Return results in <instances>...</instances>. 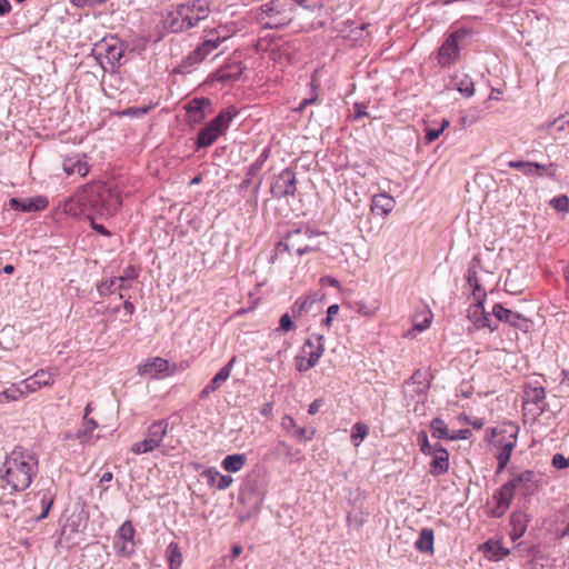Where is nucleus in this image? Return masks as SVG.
Segmentation results:
<instances>
[{
	"label": "nucleus",
	"mask_w": 569,
	"mask_h": 569,
	"mask_svg": "<svg viewBox=\"0 0 569 569\" xmlns=\"http://www.w3.org/2000/svg\"><path fill=\"white\" fill-rule=\"evenodd\" d=\"M38 473V458L21 449L12 450L0 468V479L10 492L23 491Z\"/></svg>",
	"instance_id": "f257e3e1"
},
{
	"label": "nucleus",
	"mask_w": 569,
	"mask_h": 569,
	"mask_svg": "<svg viewBox=\"0 0 569 569\" xmlns=\"http://www.w3.org/2000/svg\"><path fill=\"white\" fill-rule=\"evenodd\" d=\"M262 18L263 33L258 41V49L268 53L269 58L274 62H281L284 57V41L281 27L284 24V16L281 12V3L272 1L264 4Z\"/></svg>",
	"instance_id": "f03ea898"
},
{
	"label": "nucleus",
	"mask_w": 569,
	"mask_h": 569,
	"mask_svg": "<svg viewBox=\"0 0 569 569\" xmlns=\"http://www.w3.org/2000/svg\"><path fill=\"white\" fill-rule=\"evenodd\" d=\"M210 14L207 0H193L178 4L169 11L163 20L164 27L171 32H183L196 27Z\"/></svg>",
	"instance_id": "7ed1b4c3"
},
{
	"label": "nucleus",
	"mask_w": 569,
	"mask_h": 569,
	"mask_svg": "<svg viewBox=\"0 0 569 569\" xmlns=\"http://www.w3.org/2000/svg\"><path fill=\"white\" fill-rule=\"evenodd\" d=\"M169 422L164 419L153 421L144 431L143 439L131 446L134 455H144L160 448L168 432Z\"/></svg>",
	"instance_id": "20e7f679"
},
{
	"label": "nucleus",
	"mask_w": 569,
	"mask_h": 569,
	"mask_svg": "<svg viewBox=\"0 0 569 569\" xmlns=\"http://www.w3.org/2000/svg\"><path fill=\"white\" fill-rule=\"evenodd\" d=\"M471 34L470 29L459 28L452 31L438 50V63L442 68L455 64L460 57V43Z\"/></svg>",
	"instance_id": "39448f33"
},
{
	"label": "nucleus",
	"mask_w": 569,
	"mask_h": 569,
	"mask_svg": "<svg viewBox=\"0 0 569 569\" xmlns=\"http://www.w3.org/2000/svg\"><path fill=\"white\" fill-rule=\"evenodd\" d=\"M236 113V111H231L230 109L222 110L203 129H201L197 138L198 148L210 147L228 129L230 121Z\"/></svg>",
	"instance_id": "423d86ee"
},
{
	"label": "nucleus",
	"mask_w": 569,
	"mask_h": 569,
	"mask_svg": "<svg viewBox=\"0 0 569 569\" xmlns=\"http://www.w3.org/2000/svg\"><path fill=\"white\" fill-rule=\"evenodd\" d=\"M226 38L220 37L216 32H211L203 42L190 52L181 62L180 68L188 69L206 59L213 50H216Z\"/></svg>",
	"instance_id": "0eeeda50"
},
{
	"label": "nucleus",
	"mask_w": 569,
	"mask_h": 569,
	"mask_svg": "<svg viewBox=\"0 0 569 569\" xmlns=\"http://www.w3.org/2000/svg\"><path fill=\"white\" fill-rule=\"evenodd\" d=\"M518 431V427L513 423H508L500 430V433L507 436L499 441L501 443V450L497 456L498 472L502 471L510 460L511 452L517 443Z\"/></svg>",
	"instance_id": "6e6552de"
},
{
	"label": "nucleus",
	"mask_w": 569,
	"mask_h": 569,
	"mask_svg": "<svg viewBox=\"0 0 569 569\" xmlns=\"http://www.w3.org/2000/svg\"><path fill=\"white\" fill-rule=\"evenodd\" d=\"M492 316L499 321L508 323L523 332L531 328V321L521 313L505 308L501 303H496L492 308Z\"/></svg>",
	"instance_id": "1a4fd4ad"
},
{
	"label": "nucleus",
	"mask_w": 569,
	"mask_h": 569,
	"mask_svg": "<svg viewBox=\"0 0 569 569\" xmlns=\"http://www.w3.org/2000/svg\"><path fill=\"white\" fill-rule=\"evenodd\" d=\"M134 528L126 520L114 536V548L119 556L129 557L134 551Z\"/></svg>",
	"instance_id": "9d476101"
},
{
	"label": "nucleus",
	"mask_w": 569,
	"mask_h": 569,
	"mask_svg": "<svg viewBox=\"0 0 569 569\" xmlns=\"http://www.w3.org/2000/svg\"><path fill=\"white\" fill-rule=\"evenodd\" d=\"M515 489L512 485L506 482L492 496L493 507L489 510V516L492 518L502 517L509 509L511 501L515 497Z\"/></svg>",
	"instance_id": "9b49d317"
},
{
	"label": "nucleus",
	"mask_w": 569,
	"mask_h": 569,
	"mask_svg": "<svg viewBox=\"0 0 569 569\" xmlns=\"http://www.w3.org/2000/svg\"><path fill=\"white\" fill-rule=\"evenodd\" d=\"M93 53L98 57H104L113 66L120 62L123 56V48L118 39L113 37L103 38L94 44Z\"/></svg>",
	"instance_id": "f8f14e48"
},
{
	"label": "nucleus",
	"mask_w": 569,
	"mask_h": 569,
	"mask_svg": "<svg viewBox=\"0 0 569 569\" xmlns=\"http://www.w3.org/2000/svg\"><path fill=\"white\" fill-rule=\"evenodd\" d=\"M323 347L321 343L315 346L310 340H307L301 348L300 353L296 357V368L298 371H307L315 367L322 356Z\"/></svg>",
	"instance_id": "ddd939ff"
},
{
	"label": "nucleus",
	"mask_w": 569,
	"mask_h": 569,
	"mask_svg": "<svg viewBox=\"0 0 569 569\" xmlns=\"http://www.w3.org/2000/svg\"><path fill=\"white\" fill-rule=\"evenodd\" d=\"M425 456H430V469L429 473L433 477H439L448 472L449 470V452L439 442L433 443L430 452Z\"/></svg>",
	"instance_id": "4468645a"
},
{
	"label": "nucleus",
	"mask_w": 569,
	"mask_h": 569,
	"mask_svg": "<svg viewBox=\"0 0 569 569\" xmlns=\"http://www.w3.org/2000/svg\"><path fill=\"white\" fill-rule=\"evenodd\" d=\"M138 277V272L136 270L134 267L132 266H128L124 270H123V274L120 276V277H113V278H110V279H107L104 281H101L97 284V290L99 292V295L101 297H107V296H110L113 293V286L117 283V282H120L119 283V289L120 290H123L126 289V284H124V281L126 280H133Z\"/></svg>",
	"instance_id": "2eb2a0df"
},
{
	"label": "nucleus",
	"mask_w": 569,
	"mask_h": 569,
	"mask_svg": "<svg viewBox=\"0 0 569 569\" xmlns=\"http://www.w3.org/2000/svg\"><path fill=\"white\" fill-rule=\"evenodd\" d=\"M512 485L515 491H520L525 496L532 495L537 489L536 473L531 470H525L508 481Z\"/></svg>",
	"instance_id": "dca6fc26"
},
{
	"label": "nucleus",
	"mask_w": 569,
	"mask_h": 569,
	"mask_svg": "<svg viewBox=\"0 0 569 569\" xmlns=\"http://www.w3.org/2000/svg\"><path fill=\"white\" fill-rule=\"evenodd\" d=\"M236 358L232 357L227 365H224L218 373L210 380V382L201 390L200 398H207L211 392L218 390L223 382L228 380L231 375Z\"/></svg>",
	"instance_id": "f3484780"
},
{
	"label": "nucleus",
	"mask_w": 569,
	"mask_h": 569,
	"mask_svg": "<svg viewBox=\"0 0 569 569\" xmlns=\"http://www.w3.org/2000/svg\"><path fill=\"white\" fill-rule=\"evenodd\" d=\"M312 236L313 232L310 231L308 227L303 229H297L295 231H287V240H289V243H287L286 250L288 252L295 250L299 256L311 251L313 247L309 243H306L305 246H298V238L306 237L308 240H310Z\"/></svg>",
	"instance_id": "a211bd4d"
},
{
	"label": "nucleus",
	"mask_w": 569,
	"mask_h": 569,
	"mask_svg": "<svg viewBox=\"0 0 569 569\" xmlns=\"http://www.w3.org/2000/svg\"><path fill=\"white\" fill-rule=\"evenodd\" d=\"M210 106L211 102L208 98L192 99L186 106L188 120L194 123L202 121L206 118Z\"/></svg>",
	"instance_id": "6ab92c4d"
},
{
	"label": "nucleus",
	"mask_w": 569,
	"mask_h": 569,
	"mask_svg": "<svg viewBox=\"0 0 569 569\" xmlns=\"http://www.w3.org/2000/svg\"><path fill=\"white\" fill-rule=\"evenodd\" d=\"M62 168L68 176L78 173L80 177H86L90 170L86 156L81 154L67 157L63 160Z\"/></svg>",
	"instance_id": "aec40b11"
},
{
	"label": "nucleus",
	"mask_w": 569,
	"mask_h": 569,
	"mask_svg": "<svg viewBox=\"0 0 569 569\" xmlns=\"http://www.w3.org/2000/svg\"><path fill=\"white\" fill-rule=\"evenodd\" d=\"M393 208L395 199L387 193L376 194L371 200V211L382 218H386Z\"/></svg>",
	"instance_id": "412c9836"
},
{
	"label": "nucleus",
	"mask_w": 569,
	"mask_h": 569,
	"mask_svg": "<svg viewBox=\"0 0 569 569\" xmlns=\"http://www.w3.org/2000/svg\"><path fill=\"white\" fill-rule=\"evenodd\" d=\"M48 200L43 197L29 198L26 200H18L16 198L11 199V206L14 209H19L23 212H33L43 210L48 206Z\"/></svg>",
	"instance_id": "4be33fe9"
},
{
	"label": "nucleus",
	"mask_w": 569,
	"mask_h": 569,
	"mask_svg": "<svg viewBox=\"0 0 569 569\" xmlns=\"http://www.w3.org/2000/svg\"><path fill=\"white\" fill-rule=\"evenodd\" d=\"M480 259L475 257L468 264V269L466 272V281L470 288L473 290V295L477 298L478 296L486 293L480 286L478 278V269L480 268Z\"/></svg>",
	"instance_id": "5701e85b"
},
{
	"label": "nucleus",
	"mask_w": 569,
	"mask_h": 569,
	"mask_svg": "<svg viewBox=\"0 0 569 569\" xmlns=\"http://www.w3.org/2000/svg\"><path fill=\"white\" fill-rule=\"evenodd\" d=\"M168 361L157 357L150 360H147L144 363L139 366V373L142 376L156 377L158 373L164 372L168 370Z\"/></svg>",
	"instance_id": "b1692460"
},
{
	"label": "nucleus",
	"mask_w": 569,
	"mask_h": 569,
	"mask_svg": "<svg viewBox=\"0 0 569 569\" xmlns=\"http://www.w3.org/2000/svg\"><path fill=\"white\" fill-rule=\"evenodd\" d=\"M204 476L208 479V483L218 490H226L233 481L231 476L221 475L216 468H208L204 471Z\"/></svg>",
	"instance_id": "393cba45"
},
{
	"label": "nucleus",
	"mask_w": 569,
	"mask_h": 569,
	"mask_svg": "<svg viewBox=\"0 0 569 569\" xmlns=\"http://www.w3.org/2000/svg\"><path fill=\"white\" fill-rule=\"evenodd\" d=\"M98 428V423L92 418H82V426L74 432L76 439L81 443H88L92 439L93 431Z\"/></svg>",
	"instance_id": "a878e982"
},
{
	"label": "nucleus",
	"mask_w": 569,
	"mask_h": 569,
	"mask_svg": "<svg viewBox=\"0 0 569 569\" xmlns=\"http://www.w3.org/2000/svg\"><path fill=\"white\" fill-rule=\"evenodd\" d=\"M433 538L435 532L431 528H422L418 540L415 542V548L423 553H432Z\"/></svg>",
	"instance_id": "bb28decb"
},
{
	"label": "nucleus",
	"mask_w": 569,
	"mask_h": 569,
	"mask_svg": "<svg viewBox=\"0 0 569 569\" xmlns=\"http://www.w3.org/2000/svg\"><path fill=\"white\" fill-rule=\"evenodd\" d=\"M483 553L489 560L498 561L510 553L499 541L489 540L483 545Z\"/></svg>",
	"instance_id": "cd10ccee"
},
{
	"label": "nucleus",
	"mask_w": 569,
	"mask_h": 569,
	"mask_svg": "<svg viewBox=\"0 0 569 569\" xmlns=\"http://www.w3.org/2000/svg\"><path fill=\"white\" fill-rule=\"evenodd\" d=\"M526 516L521 512H513L510 517V523L512 526V531L510 533L511 539L515 541L523 536L527 529Z\"/></svg>",
	"instance_id": "c85d7f7f"
},
{
	"label": "nucleus",
	"mask_w": 569,
	"mask_h": 569,
	"mask_svg": "<svg viewBox=\"0 0 569 569\" xmlns=\"http://www.w3.org/2000/svg\"><path fill=\"white\" fill-rule=\"evenodd\" d=\"M247 462L244 453L228 455L221 462L222 468L228 472H238Z\"/></svg>",
	"instance_id": "c756f323"
},
{
	"label": "nucleus",
	"mask_w": 569,
	"mask_h": 569,
	"mask_svg": "<svg viewBox=\"0 0 569 569\" xmlns=\"http://www.w3.org/2000/svg\"><path fill=\"white\" fill-rule=\"evenodd\" d=\"M432 438L450 440L451 431L441 418H433L429 425Z\"/></svg>",
	"instance_id": "7c9ffc66"
},
{
	"label": "nucleus",
	"mask_w": 569,
	"mask_h": 569,
	"mask_svg": "<svg viewBox=\"0 0 569 569\" xmlns=\"http://www.w3.org/2000/svg\"><path fill=\"white\" fill-rule=\"evenodd\" d=\"M166 557L169 561V569H179L181 567L182 553L177 542L172 541L168 545Z\"/></svg>",
	"instance_id": "2f4dec72"
},
{
	"label": "nucleus",
	"mask_w": 569,
	"mask_h": 569,
	"mask_svg": "<svg viewBox=\"0 0 569 569\" xmlns=\"http://www.w3.org/2000/svg\"><path fill=\"white\" fill-rule=\"evenodd\" d=\"M39 496H40L41 513L37 517V520H42L48 516V513L53 505L56 495L50 488H48L46 490L39 491Z\"/></svg>",
	"instance_id": "473e14b6"
},
{
	"label": "nucleus",
	"mask_w": 569,
	"mask_h": 569,
	"mask_svg": "<svg viewBox=\"0 0 569 569\" xmlns=\"http://www.w3.org/2000/svg\"><path fill=\"white\" fill-rule=\"evenodd\" d=\"M485 298H486V293L478 296L477 303L472 308L469 309L468 317L477 328H480L482 316L486 315V310L483 307Z\"/></svg>",
	"instance_id": "72a5a7b5"
},
{
	"label": "nucleus",
	"mask_w": 569,
	"mask_h": 569,
	"mask_svg": "<svg viewBox=\"0 0 569 569\" xmlns=\"http://www.w3.org/2000/svg\"><path fill=\"white\" fill-rule=\"evenodd\" d=\"M18 383H12L10 387L0 391V405L11 401H18L23 398V392L20 390Z\"/></svg>",
	"instance_id": "f704fd0d"
},
{
	"label": "nucleus",
	"mask_w": 569,
	"mask_h": 569,
	"mask_svg": "<svg viewBox=\"0 0 569 569\" xmlns=\"http://www.w3.org/2000/svg\"><path fill=\"white\" fill-rule=\"evenodd\" d=\"M545 396H546L545 388H542V387H527L525 389L523 402L527 403V405L528 403L538 405V403H540L545 399Z\"/></svg>",
	"instance_id": "c9c22d12"
},
{
	"label": "nucleus",
	"mask_w": 569,
	"mask_h": 569,
	"mask_svg": "<svg viewBox=\"0 0 569 569\" xmlns=\"http://www.w3.org/2000/svg\"><path fill=\"white\" fill-rule=\"evenodd\" d=\"M369 427L366 423L357 422L352 428L351 441L358 447L360 442L368 436Z\"/></svg>",
	"instance_id": "e433bc0d"
},
{
	"label": "nucleus",
	"mask_w": 569,
	"mask_h": 569,
	"mask_svg": "<svg viewBox=\"0 0 569 569\" xmlns=\"http://www.w3.org/2000/svg\"><path fill=\"white\" fill-rule=\"evenodd\" d=\"M18 385H19V387H21L20 390L23 392V398L27 397L29 393L36 392L37 390L42 388V386L34 378L33 375L31 377L20 381Z\"/></svg>",
	"instance_id": "4c0bfd02"
},
{
	"label": "nucleus",
	"mask_w": 569,
	"mask_h": 569,
	"mask_svg": "<svg viewBox=\"0 0 569 569\" xmlns=\"http://www.w3.org/2000/svg\"><path fill=\"white\" fill-rule=\"evenodd\" d=\"M508 167L521 171L525 176H533V168H538L536 162L512 160L508 162Z\"/></svg>",
	"instance_id": "58836bf2"
},
{
	"label": "nucleus",
	"mask_w": 569,
	"mask_h": 569,
	"mask_svg": "<svg viewBox=\"0 0 569 569\" xmlns=\"http://www.w3.org/2000/svg\"><path fill=\"white\" fill-rule=\"evenodd\" d=\"M287 420L289 421L290 426L295 428L293 435L300 439V440H310L315 435V429L312 427H297L296 422L292 418L287 416Z\"/></svg>",
	"instance_id": "ea45409f"
},
{
	"label": "nucleus",
	"mask_w": 569,
	"mask_h": 569,
	"mask_svg": "<svg viewBox=\"0 0 569 569\" xmlns=\"http://www.w3.org/2000/svg\"><path fill=\"white\" fill-rule=\"evenodd\" d=\"M87 202V197L84 194H79L77 198H72L70 199V201L66 204V211L71 213V214H74V216H78L80 213H83L84 212V209L82 208H79V210L76 208L78 204L81 207V206H84Z\"/></svg>",
	"instance_id": "a19ab883"
},
{
	"label": "nucleus",
	"mask_w": 569,
	"mask_h": 569,
	"mask_svg": "<svg viewBox=\"0 0 569 569\" xmlns=\"http://www.w3.org/2000/svg\"><path fill=\"white\" fill-rule=\"evenodd\" d=\"M448 126H449V121L443 119L442 120V124L438 129H433V128L427 127L425 129V141H426V143H431V142L436 141L439 138V136L442 133V131Z\"/></svg>",
	"instance_id": "79ce46f5"
},
{
	"label": "nucleus",
	"mask_w": 569,
	"mask_h": 569,
	"mask_svg": "<svg viewBox=\"0 0 569 569\" xmlns=\"http://www.w3.org/2000/svg\"><path fill=\"white\" fill-rule=\"evenodd\" d=\"M538 168H533V176L542 177L547 174L548 177L555 179L557 173V164L550 162L548 164H541L536 162Z\"/></svg>",
	"instance_id": "37998d69"
},
{
	"label": "nucleus",
	"mask_w": 569,
	"mask_h": 569,
	"mask_svg": "<svg viewBox=\"0 0 569 569\" xmlns=\"http://www.w3.org/2000/svg\"><path fill=\"white\" fill-rule=\"evenodd\" d=\"M457 89L462 96L471 97L475 93L473 81L469 77L465 76L457 82Z\"/></svg>",
	"instance_id": "c03bdc74"
},
{
	"label": "nucleus",
	"mask_w": 569,
	"mask_h": 569,
	"mask_svg": "<svg viewBox=\"0 0 569 569\" xmlns=\"http://www.w3.org/2000/svg\"><path fill=\"white\" fill-rule=\"evenodd\" d=\"M34 378L40 382L42 387L51 386L54 381V373L49 370L40 369L33 373Z\"/></svg>",
	"instance_id": "a18cd8bd"
},
{
	"label": "nucleus",
	"mask_w": 569,
	"mask_h": 569,
	"mask_svg": "<svg viewBox=\"0 0 569 569\" xmlns=\"http://www.w3.org/2000/svg\"><path fill=\"white\" fill-rule=\"evenodd\" d=\"M313 301L310 300L309 298H306V297H301L299 298L293 307H292V312L293 315L296 316L297 313L298 315H301L302 312L309 310L312 306Z\"/></svg>",
	"instance_id": "49530a36"
},
{
	"label": "nucleus",
	"mask_w": 569,
	"mask_h": 569,
	"mask_svg": "<svg viewBox=\"0 0 569 569\" xmlns=\"http://www.w3.org/2000/svg\"><path fill=\"white\" fill-rule=\"evenodd\" d=\"M240 73L241 71L239 68H237L236 72H230L228 68H223L217 72V80L220 82L234 81L239 78Z\"/></svg>",
	"instance_id": "de8ad7c7"
},
{
	"label": "nucleus",
	"mask_w": 569,
	"mask_h": 569,
	"mask_svg": "<svg viewBox=\"0 0 569 569\" xmlns=\"http://www.w3.org/2000/svg\"><path fill=\"white\" fill-rule=\"evenodd\" d=\"M417 443L420 448V451L426 455L427 452H430L432 449V446L428 440V435L425 430L419 431L417 436Z\"/></svg>",
	"instance_id": "09e8293b"
},
{
	"label": "nucleus",
	"mask_w": 569,
	"mask_h": 569,
	"mask_svg": "<svg viewBox=\"0 0 569 569\" xmlns=\"http://www.w3.org/2000/svg\"><path fill=\"white\" fill-rule=\"evenodd\" d=\"M550 204L558 211H567L569 199L567 196H558L551 199Z\"/></svg>",
	"instance_id": "8fccbe9b"
},
{
	"label": "nucleus",
	"mask_w": 569,
	"mask_h": 569,
	"mask_svg": "<svg viewBox=\"0 0 569 569\" xmlns=\"http://www.w3.org/2000/svg\"><path fill=\"white\" fill-rule=\"evenodd\" d=\"M491 315H492V312L491 313L486 312V315L482 316L480 328H488L490 331H495L498 329L499 321L497 319L493 320L491 318Z\"/></svg>",
	"instance_id": "3c124183"
},
{
	"label": "nucleus",
	"mask_w": 569,
	"mask_h": 569,
	"mask_svg": "<svg viewBox=\"0 0 569 569\" xmlns=\"http://www.w3.org/2000/svg\"><path fill=\"white\" fill-rule=\"evenodd\" d=\"M551 463L556 469H565L569 466V458H566L561 453H556L552 457Z\"/></svg>",
	"instance_id": "603ef678"
},
{
	"label": "nucleus",
	"mask_w": 569,
	"mask_h": 569,
	"mask_svg": "<svg viewBox=\"0 0 569 569\" xmlns=\"http://www.w3.org/2000/svg\"><path fill=\"white\" fill-rule=\"evenodd\" d=\"M124 310V318L122 319L123 323H128L131 320V316L133 315L136 308L134 305L130 300H126L122 306Z\"/></svg>",
	"instance_id": "864d4df0"
},
{
	"label": "nucleus",
	"mask_w": 569,
	"mask_h": 569,
	"mask_svg": "<svg viewBox=\"0 0 569 569\" xmlns=\"http://www.w3.org/2000/svg\"><path fill=\"white\" fill-rule=\"evenodd\" d=\"M357 310L359 313H361L363 316L371 317L377 312L378 307L377 306H367L365 303H358Z\"/></svg>",
	"instance_id": "5fc2aeb1"
},
{
	"label": "nucleus",
	"mask_w": 569,
	"mask_h": 569,
	"mask_svg": "<svg viewBox=\"0 0 569 569\" xmlns=\"http://www.w3.org/2000/svg\"><path fill=\"white\" fill-rule=\"evenodd\" d=\"M311 89H312V94H311V97H310V98H305V99L300 102L298 110H301V109H303L306 106L311 104V103H315V102L317 101L318 94H317V91H316V90H317V88H316V86H315L313 81H311Z\"/></svg>",
	"instance_id": "6e6d98bb"
},
{
	"label": "nucleus",
	"mask_w": 569,
	"mask_h": 569,
	"mask_svg": "<svg viewBox=\"0 0 569 569\" xmlns=\"http://www.w3.org/2000/svg\"><path fill=\"white\" fill-rule=\"evenodd\" d=\"M471 431L469 429H460L458 431H451L450 440H466L469 438Z\"/></svg>",
	"instance_id": "4d7b16f0"
},
{
	"label": "nucleus",
	"mask_w": 569,
	"mask_h": 569,
	"mask_svg": "<svg viewBox=\"0 0 569 569\" xmlns=\"http://www.w3.org/2000/svg\"><path fill=\"white\" fill-rule=\"evenodd\" d=\"M113 479V475L111 471H106L99 481V487L101 489V492H106L108 490V487H106L103 483L110 482Z\"/></svg>",
	"instance_id": "13d9d810"
},
{
	"label": "nucleus",
	"mask_w": 569,
	"mask_h": 569,
	"mask_svg": "<svg viewBox=\"0 0 569 569\" xmlns=\"http://www.w3.org/2000/svg\"><path fill=\"white\" fill-rule=\"evenodd\" d=\"M353 109H355V118L356 119H360L362 117L368 116V113L366 111V106H363L361 103H355Z\"/></svg>",
	"instance_id": "bf43d9fd"
},
{
	"label": "nucleus",
	"mask_w": 569,
	"mask_h": 569,
	"mask_svg": "<svg viewBox=\"0 0 569 569\" xmlns=\"http://www.w3.org/2000/svg\"><path fill=\"white\" fill-rule=\"evenodd\" d=\"M322 402H323L322 399L313 400L309 406L308 413L316 415L319 411V409L322 407Z\"/></svg>",
	"instance_id": "052dcab7"
},
{
	"label": "nucleus",
	"mask_w": 569,
	"mask_h": 569,
	"mask_svg": "<svg viewBox=\"0 0 569 569\" xmlns=\"http://www.w3.org/2000/svg\"><path fill=\"white\" fill-rule=\"evenodd\" d=\"M11 10V4L8 0H0V16H4L9 13Z\"/></svg>",
	"instance_id": "680f3d73"
},
{
	"label": "nucleus",
	"mask_w": 569,
	"mask_h": 569,
	"mask_svg": "<svg viewBox=\"0 0 569 569\" xmlns=\"http://www.w3.org/2000/svg\"><path fill=\"white\" fill-rule=\"evenodd\" d=\"M261 415L264 416V417H271L272 416V403L271 402H267L263 405L262 409H261Z\"/></svg>",
	"instance_id": "e2e57ef3"
},
{
	"label": "nucleus",
	"mask_w": 569,
	"mask_h": 569,
	"mask_svg": "<svg viewBox=\"0 0 569 569\" xmlns=\"http://www.w3.org/2000/svg\"><path fill=\"white\" fill-rule=\"evenodd\" d=\"M261 161L260 160H256V162H253L250 167H249V170H248V174L249 176H253L256 174V172L261 168Z\"/></svg>",
	"instance_id": "0e129e2a"
},
{
	"label": "nucleus",
	"mask_w": 569,
	"mask_h": 569,
	"mask_svg": "<svg viewBox=\"0 0 569 569\" xmlns=\"http://www.w3.org/2000/svg\"><path fill=\"white\" fill-rule=\"evenodd\" d=\"M556 131H565L568 129L566 121H560L556 124V119L550 124Z\"/></svg>",
	"instance_id": "69168bd1"
},
{
	"label": "nucleus",
	"mask_w": 569,
	"mask_h": 569,
	"mask_svg": "<svg viewBox=\"0 0 569 569\" xmlns=\"http://www.w3.org/2000/svg\"><path fill=\"white\" fill-rule=\"evenodd\" d=\"M429 326H430V319H429V318H426V319L423 320V322H421V323H416V325H415V328H416L418 331H423V330H426Z\"/></svg>",
	"instance_id": "338daca9"
},
{
	"label": "nucleus",
	"mask_w": 569,
	"mask_h": 569,
	"mask_svg": "<svg viewBox=\"0 0 569 569\" xmlns=\"http://www.w3.org/2000/svg\"><path fill=\"white\" fill-rule=\"evenodd\" d=\"M339 311L338 305H331L327 310V316L333 318Z\"/></svg>",
	"instance_id": "774afa93"
}]
</instances>
